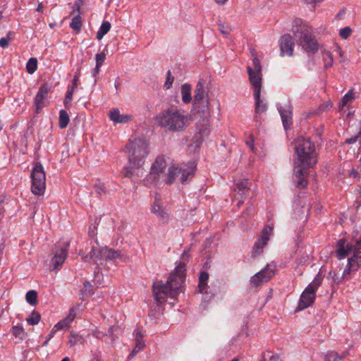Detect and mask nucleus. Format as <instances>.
Here are the masks:
<instances>
[{"label":"nucleus","instance_id":"1","mask_svg":"<svg viewBox=\"0 0 361 361\" xmlns=\"http://www.w3.org/2000/svg\"><path fill=\"white\" fill-rule=\"evenodd\" d=\"M295 181L298 188H304L307 185V169L313 167L317 163L315 145L310 138L299 137L295 141Z\"/></svg>","mask_w":361,"mask_h":361},{"label":"nucleus","instance_id":"2","mask_svg":"<svg viewBox=\"0 0 361 361\" xmlns=\"http://www.w3.org/2000/svg\"><path fill=\"white\" fill-rule=\"evenodd\" d=\"M348 264L343 272L342 276H339L334 271L329 273V277L332 281L338 285L343 280L348 279V276L353 272L357 271L361 266V237L355 240L354 244H349L345 240H339L337 243L336 257L339 259H343L348 255Z\"/></svg>","mask_w":361,"mask_h":361},{"label":"nucleus","instance_id":"3","mask_svg":"<svg viewBox=\"0 0 361 361\" xmlns=\"http://www.w3.org/2000/svg\"><path fill=\"white\" fill-rule=\"evenodd\" d=\"M128 164L123 167L124 177L132 179L139 178L144 174L143 166L149 154L147 142L142 139L135 138L126 145Z\"/></svg>","mask_w":361,"mask_h":361},{"label":"nucleus","instance_id":"4","mask_svg":"<svg viewBox=\"0 0 361 361\" xmlns=\"http://www.w3.org/2000/svg\"><path fill=\"white\" fill-rule=\"evenodd\" d=\"M185 263L181 262L171 273L166 283L157 281L153 284V294L157 302L161 303L170 298L176 300L181 292L185 278Z\"/></svg>","mask_w":361,"mask_h":361},{"label":"nucleus","instance_id":"5","mask_svg":"<svg viewBox=\"0 0 361 361\" xmlns=\"http://www.w3.org/2000/svg\"><path fill=\"white\" fill-rule=\"evenodd\" d=\"M154 121L156 124L166 130L176 133L183 131L189 121L188 114L185 111L167 109L158 114Z\"/></svg>","mask_w":361,"mask_h":361},{"label":"nucleus","instance_id":"6","mask_svg":"<svg viewBox=\"0 0 361 361\" xmlns=\"http://www.w3.org/2000/svg\"><path fill=\"white\" fill-rule=\"evenodd\" d=\"M291 30L305 51L314 53L318 49V44L312 35V30L302 19L296 18L293 20Z\"/></svg>","mask_w":361,"mask_h":361},{"label":"nucleus","instance_id":"7","mask_svg":"<svg viewBox=\"0 0 361 361\" xmlns=\"http://www.w3.org/2000/svg\"><path fill=\"white\" fill-rule=\"evenodd\" d=\"M197 166L195 162L182 164L180 166L172 165L168 169L166 183L171 185L176 181L185 184L195 175Z\"/></svg>","mask_w":361,"mask_h":361},{"label":"nucleus","instance_id":"8","mask_svg":"<svg viewBox=\"0 0 361 361\" xmlns=\"http://www.w3.org/2000/svg\"><path fill=\"white\" fill-rule=\"evenodd\" d=\"M322 276L320 274H318L302 293L295 311L305 310L314 303L316 298V292L322 284Z\"/></svg>","mask_w":361,"mask_h":361},{"label":"nucleus","instance_id":"9","mask_svg":"<svg viewBox=\"0 0 361 361\" xmlns=\"http://www.w3.org/2000/svg\"><path fill=\"white\" fill-rule=\"evenodd\" d=\"M32 186L31 190L33 194L42 195L46 188V176L42 165L39 163H35L31 173Z\"/></svg>","mask_w":361,"mask_h":361},{"label":"nucleus","instance_id":"10","mask_svg":"<svg viewBox=\"0 0 361 361\" xmlns=\"http://www.w3.org/2000/svg\"><path fill=\"white\" fill-rule=\"evenodd\" d=\"M247 72L249 75V81L254 88V93L261 92L262 87V66L257 57H254L252 59V66L247 67Z\"/></svg>","mask_w":361,"mask_h":361},{"label":"nucleus","instance_id":"11","mask_svg":"<svg viewBox=\"0 0 361 361\" xmlns=\"http://www.w3.org/2000/svg\"><path fill=\"white\" fill-rule=\"evenodd\" d=\"M166 166V162L163 156H159L152 164L150 171L146 178L143 180L144 184L148 187L157 183L161 174Z\"/></svg>","mask_w":361,"mask_h":361},{"label":"nucleus","instance_id":"12","mask_svg":"<svg viewBox=\"0 0 361 361\" xmlns=\"http://www.w3.org/2000/svg\"><path fill=\"white\" fill-rule=\"evenodd\" d=\"M209 99L205 93L203 83L200 80L195 87L193 106L195 109L202 113L209 111Z\"/></svg>","mask_w":361,"mask_h":361},{"label":"nucleus","instance_id":"13","mask_svg":"<svg viewBox=\"0 0 361 361\" xmlns=\"http://www.w3.org/2000/svg\"><path fill=\"white\" fill-rule=\"evenodd\" d=\"M68 242L59 243L54 248V257L51 259L54 269H58L64 263L68 254Z\"/></svg>","mask_w":361,"mask_h":361},{"label":"nucleus","instance_id":"14","mask_svg":"<svg viewBox=\"0 0 361 361\" xmlns=\"http://www.w3.org/2000/svg\"><path fill=\"white\" fill-rule=\"evenodd\" d=\"M106 250V247H100L97 240H95L94 244L92 245L87 254L84 255L82 258L85 262H90L92 260L95 263L98 264V262L104 261Z\"/></svg>","mask_w":361,"mask_h":361},{"label":"nucleus","instance_id":"15","mask_svg":"<svg viewBox=\"0 0 361 361\" xmlns=\"http://www.w3.org/2000/svg\"><path fill=\"white\" fill-rule=\"evenodd\" d=\"M274 226L268 225L266 226L262 231L260 238L257 239L253 246L252 255L257 256L262 252L263 247L267 245L269 240V237L273 231Z\"/></svg>","mask_w":361,"mask_h":361},{"label":"nucleus","instance_id":"16","mask_svg":"<svg viewBox=\"0 0 361 361\" xmlns=\"http://www.w3.org/2000/svg\"><path fill=\"white\" fill-rule=\"evenodd\" d=\"M274 276V269L270 265L267 267L255 274L250 279V283L252 286H259L263 283L267 282Z\"/></svg>","mask_w":361,"mask_h":361},{"label":"nucleus","instance_id":"17","mask_svg":"<svg viewBox=\"0 0 361 361\" xmlns=\"http://www.w3.org/2000/svg\"><path fill=\"white\" fill-rule=\"evenodd\" d=\"M278 110L279 111L283 127L287 130L293 123V107L289 101L284 104H278Z\"/></svg>","mask_w":361,"mask_h":361},{"label":"nucleus","instance_id":"18","mask_svg":"<svg viewBox=\"0 0 361 361\" xmlns=\"http://www.w3.org/2000/svg\"><path fill=\"white\" fill-rule=\"evenodd\" d=\"M294 42L290 34L281 36L280 42L281 55L291 56L293 52Z\"/></svg>","mask_w":361,"mask_h":361},{"label":"nucleus","instance_id":"19","mask_svg":"<svg viewBox=\"0 0 361 361\" xmlns=\"http://www.w3.org/2000/svg\"><path fill=\"white\" fill-rule=\"evenodd\" d=\"M49 91L50 86L47 83H44L39 87L34 101L37 111L44 106V100Z\"/></svg>","mask_w":361,"mask_h":361},{"label":"nucleus","instance_id":"20","mask_svg":"<svg viewBox=\"0 0 361 361\" xmlns=\"http://www.w3.org/2000/svg\"><path fill=\"white\" fill-rule=\"evenodd\" d=\"M109 118L114 123L123 124L131 121L133 116L130 114H121L120 111L115 108L109 111Z\"/></svg>","mask_w":361,"mask_h":361},{"label":"nucleus","instance_id":"21","mask_svg":"<svg viewBox=\"0 0 361 361\" xmlns=\"http://www.w3.org/2000/svg\"><path fill=\"white\" fill-rule=\"evenodd\" d=\"M154 198L155 201L151 207V212L156 214L157 216L161 218L163 221H167L169 219V215L166 213L165 209L159 202L160 196L157 195Z\"/></svg>","mask_w":361,"mask_h":361},{"label":"nucleus","instance_id":"22","mask_svg":"<svg viewBox=\"0 0 361 361\" xmlns=\"http://www.w3.org/2000/svg\"><path fill=\"white\" fill-rule=\"evenodd\" d=\"M77 11L78 13L77 16L73 17L70 23V27L76 32H79L81 29L82 20L80 16V6L78 2H75L73 9V13Z\"/></svg>","mask_w":361,"mask_h":361},{"label":"nucleus","instance_id":"23","mask_svg":"<svg viewBox=\"0 0 361 361\" xmlns=\"http://www.w3.org/2000/svg\"><path fill=\"white\" fill-rule=\"evenodd\" d=\"M191 89V85L188 83H185L181 85L180 92L182 101L184 104H189L192 101Z\"/></svg>","mask_w":361,"mask_h":361},{"label":"nucleus","instance_id":"24","mask_svg":"<svg viewBox=\"0 0 361 361\" xmlns=\"http://www.w3.org/2000/svg\"><path fill=\"white\" fill-rule=\"evenodd\" d=\"M121 259L122 255L120 251L106 247L104 261L109 260L116 262Z\"/></svg>","mask_w":361,"mask_h":361},{"label":"nucleus","instance_id":"25","mask_svg":"<svg viewBox=\"0 0 361 361\" xmlns=\"http://www.w3.org/2000/svg\"><path fill=\"white\" fill-rule=\"evenodd\" d=\"M255 99V113L256 114H259L267 111V106L265 103L260 99V93H254L253 94Z\"/></svg>","mask_w":361,"mask_h":361},{"label":"nucleus","instance_id":"26","mask_svg":"<svg viewBox=\"0 0 361 361\" xmlns=\"http://www.w3.org/2000/svg\"><path fill=\"white\" fill-rule=\"evenodd\" d=\"M251 184L248 180H240L236 185L235 190L240 195H246L247 192L250 190Z\"/></svg>","mask_w":361,"mask_h":361},{"label":"nucleus","instance_id":"27","mask_svg":"<svg viewBox=\"0 0 361 361\" xmlns=\"http://www.w3.org/2000/svg\"><path fill=\"white\" fill-rule=\"evenodd\" d=\"M111 27V23L109 21H103L99 30L97 32V39L99 40L102 39L104 36L110 30Z\"/></svg>","mask_w":361,"mask_h":361},{"label":"nucleus","instance_id":"28","mask_svg":"<svg viewBox=\"0 0 361 361\" xmlns=\"http://www.w3.org/2000/svg\"><path fill=\"white\" fill-rule=\"evenodd\" d=\"M85 338L82 336L72 332L69 337V343L71 347H73L76 345H82L85 343Z\"/></svg>","mask_w":361,"mask_h":361},{"label":"nucleus","instance_id":"29","mask_svg":"<svg viewBox=\"0 0 361 361\" xmlns=\"http://www.w3.org/2000/svg\"><path fill=\"white\" fill-rule=\"evenodd\" d=\"M70 118L68 113L65 110H61L59 112V126L61 129L67 127Z\"/></svg>","mask_w":361,"mask_h":361},{"label":"nucleus","instance_id":"30","mask_svg":"<svg viewBox=\"0 0 361 361\" xmlns=\"http://www.w3.org/2000/svg\"><path fill=\"white\" fill-rule=\"evenodd\" d=\"M209 279V274L206 271H202L199 276L200 292L203 293L206 289L207 282Z\"/></svg>","mask_w":361,"mask_h":361},{"label":"nucleus","instance_id":"31","mask_svg":"<svg viewBox=\"0 0 361 361\" xmlns=\"http://www.w3.org/2000/svg\"><path fill=\"white\" fill-rule=\"evenodd\" d=\"M345 356V354L341 356L335 351H329L324 355V361H340Z\"/></svg>","mask_w":361,"mask_h":361},{"label":"nucleus","instance_id":"32","mask_svg":"<svg viewBox=\"0 0 361 361\" xmlns=\"http://www.w3.org/2000/svg\"><path fill=\"white\" fill-rule=\"evenodd\" d=\"M37 68V59L36 58H30L26 64V69L28 73H34Z\"/></svg>","mask_w":361,"mask_h":361},{"label":"nucleus","instance_id":"33","mask_svg":"<svg viewBox=\"0 0 361 361\" xmlns=\"http://www.w3.org/2000/svg\"><path fill=\"white\" fill-rule=\"evenodd\" d=\"M37 293L31 290H29L25 295L26 301L31 305L34 306L37 305Z\"/></svg>","mask_w":361,"mask_h":361},{"label":"nucleus","instance_id":"34","mask_svg":"<svg viewBox=\"0 0 361 361\" xmlns=\"http://www.w3.org/2000/svg\"><path fill=\"white\" fill-rule=\"evenodd\" d=\"M40 319V314L37 312L33 311L26 321L29 325L33 326L37 324L39 322Z\"/></svg>","mask_w":361,"mask_h":361},{"label":"nucleus","instance_id":"35","mask_svg":"<svg viewBox=\"0 0 361 361\" xmlns=\"http://www.w3.org/2000/svg\"><path fill=\"white\" fill-rule=\"evenodd\" d=\"M323 59L324 61V68H328L331 67L334 64V58L332 54L326 51L324 53Z\"/></svg>","mask_w":361,"mask_h":361},{"label":"nucleus","instance_id":"36","mask_svg":"<svg viewBox=\"0 0 361 361\" xmlns=\"http://www.w3.org/2000/svg\"><path fill=\"white\" fill-rule=\"evenodd\" d=\"M74 87H69L68 88V90L66 91V96L64 98V105L66 107H68V104L71 103L72 99H73V94L74 92Z\"/></svg>","mask_w":361,"mask_h":361},{"label":"nucleus","instance_id":"37","mask_svg":"<svg viewBox=\"0 0 361 361\" xmlns=\"http://www.w3.org/2000/svg\"><path fill=\"white\" fill-rule=\"evenodd\" d=\"M353 90H349L341 99V103L342 106L347 105L348 102L353 99Z\"/></svg>","mask_w":361,"mask_h":361},{"label":"nucleus","instance_id":"38","mask_svg":"<svg viewBox=\"0 0 361 361\" xmlns=\"http://www.w3.org/2000/svg\"><path fill=\"white\" fill-rule=\"evenodd\" d=\"M70 324H71V323L68 321H67V319L65 318L64 319L61 320L59 322H58L54 326L53 329L57 331L59 330L63 329L68 327Z\"/></svg>","mask_w":361,"mask_h":361},{"label":"nucleus","instance_id":"39","mask_svg":"<svg viewBox=\"0 0 361 361\" xmlns=\"http://www.w3.org/2000/svg\"><path fill=\"white\" fill-rule=\"evenodd\" d=\"M92 286L90 281H85L84 283V288L82 290V294L83 295H90L93 293L92 290Z\"/></svg>","mask_w":361,"mask_h":361},{"label":"nucleus","instance_id":"40","mask_svg":"<svg viewBox=\"0 0 361 361\" xmlns=\"http://www.w3.org/2000/svg\"><path fill=\"white\" fill-rule=\"evenodd\" d=\"M352 33V30L350 27H345L343 28H341L339 31V35L343 39H347L348 38Z\"/></svg>","mask_w":361,"mask_h":361},{"label":"nucleus","instance_id":"41","mask_svg":"<svg viewBox=\"0 0 361 361\" xmlns=\"http://www.w3.org/2000/svg\"><path fill=\"white\" fill-rule=\"evenodd\" d=\"M173 80H174V78L173 76L171 75V72L170 70H169L167 71V77H166V80L164 83V87L165 89L166 90H169L171 87L172 86V84L173 82Z\"/></svg>","mask_w":361,"mask_h":361},{"label":"nucleus","instance_id":"42","mask_svg":"<svg viewBox=\"0 0 361 361\" xmlns=\"http://www.w3.org/2000/svg\"><path fill=\"white\" fill-rule=\"evenodd\" d=\"M96 59V65L99 66H102L103 63L104 62L106 59V54L104 52H101L99 54H97L95 56Z\"/></svg>","mask_w":361,"mask_h":361},{"label":"nucleus","instance_id":"43","mask_svg":"<svg viewBox=\"0 0 361 361\" xmlns=\"http://www.w3.org/2000/svg\"><path fill=\"white\" fill-rule=\"evenodd\" d=\"M94 191L99 195L106 193V188L103 183H98L94 185Z\"/></svg>","mask_w":361,"mask_h":361},{"label":"nucleus","instance_id":"44","mask_svg":"<svg viewBox=\"0 0 361 361\" xmlns=\"http://www.w3.org/2000/svg\"><path fill=\"white\" fill-rule=\"evenodd\" d=\"M198 134L200 138L207 137L209 134V128L207 126H204L202 128L198 130Z\"/></svg>","mask_w":361,"mask_h":361},{"label":"nucleus","instance_id":"45","mask_svg":"<svg viewBox=\"0 0 361 361\" xmlns=\"http://www.w3.org/2000/svg\"><path fill=\"white\" fill-rule=\"evenodd\" d=\"M360 141V139H359V133L357 134V135H355L349 138H347L345 141V143L346 144H348V145H351V144H354L357 141Z\"/></svg>","mask_w":361,"mask_h":361},{"label":"nucleus","instance_id":"46","mask_svg":"<svg viewBox=\"0 0 361 361\" xmlns=\"http://www.w3.org/2000/svg\"><path fill=\"white\" fill-rule=\"evenodd\" d=\"M13 334L15 336H20L23 331V329L21 326L17 325L13 327Z\"/></svg>","mask_w":361,"mask_h":361},{"label":"nucleus","instance_id":"47","mask_svg":"<svg viewBox=\"0 0 361 361\" xmlns=\"http://www.w3.org/2000/svg\"><path fill=\"white\" fill-rule=\"evenodd\" d=\"M75 317V312L74 311V309L71 308L70 310L68 315L67 316V317L66 319H67V321H68L70 323H71L74 320Z\"/></svg>","mask_w":361,"mask_h":361},{"label":"nucleus","instance_id":"48","mask_svg":"<svg viewBox=\"0 0 361 361\" xmlns=\"http://www.w3.org/2000/svg\"><path fill=\"white\" fill-rule=\"evenodd\" d=\"M56 332L55 329H52L51 332L47 336L46 339L43 343V345H47L48 342L54 337V334Z\"/></svg>","mask_w":361,"mask_h":361},{"label":"nucleus","instance_id":"49","mask_svg":"<svg viewBox=\"0 0 361 361\" xmlns=\"http://www.w3.org/2000/svg\"><path fill=\"white\" fill-rule=\"evenodd\" d=\"M145 345L143 339H135V346L137 349L142 350Z\"/></svg>","mask_w":361,"mask_h":361},{"label":"nucleus","instance_id":"50","mask_svg":"<svg viewBox=\"0 0 361 361\" xmlns=\"http://www.w3.org/2000/svg\"><path fill=\"white\" fill-rule=\"evenodd\" d=\"M9 43L10 42H8L6 37H1L0 39V47L2 48L8 47Z\"/></svg>","mask_w":361,"mask_h":361},{"label":"nucleus","instance_id":"51","mask_svg":"<svg viewBox=\"0 0 361 361\" xmlns=\"http://www.w3.org/2000/svg\"><path fill=\"white\" fill-rule=\"evenodd\" d=\"M101 66H95L94 68L92 71V75L94 78H96L100 72Z\"/></svg>","mask_w":361,"mask_h":361},{"label":"nucleus","instance_id":"52","mask_svg":"<svg viewBox=\"0 0 361 361\" xmlns=\"http://www.w3.org/2000/svg\"><path fill=\"white\" fill-rule=\"evenodd\" d=\"M15 32L13 31H8L6 34V36L5 37L8 42H11L14 37H15Z\"/></svg>","mask_w":361,"mask_h":361},{"label":"nucleus","instance_id":"53","mask_svg":"<svg viewBox=\"0 0 361 361\" xmlns=\"http://www.w3.org/2000/svg\"><path fill=\"white\" fill-rule=\"evenodd\" d=\"M247 145H248L250 148V149L253 152L255 149L254 146V139L252 135L250 136V140L246 142Z\"/></svg>","mask_w":361,"mask_h":361},{"label":"nucleus","instance_id":"54","mask_svg":"<svg viewBox=\"0 0 361 361\" xmlns=\"http://www.w3.org/2000/svg\"><path fill=\"white\" fill-rule=\"evenodd\" d=\"M143 334L142 331L139 329L135 330V339H143Z\"/></svg>","mask_w":361,"mask_h":361},{"label":"nucleus","instance_id":"55","mask_svg":"<svg viewBox=\"0 0 361 361\" xmlns=\"http://www.w3.org/2000/svg\"><path fill=\"white\" fill-rule=\"evenodd\" d=\"M140 350H141L140 349H137L136 347H135L132 352L130 353V354L129 355L128 357L129 358H131V357H133Z\"/></svg>","mask_w":361,"mask_h":361},{"label":"nucleus","instance_id":"56","mask_svg":"<svg viewBox=\"0 0 361 361\" xmlns=\"http://www.w3.org/2000/svg\"><path fill=\"white\" fill-rule=\"evenodd\" d=\"M269 360L271 361H283L279 355H272L270 357H269Z\"/></svg>","mask_w":361,"mask_h":361},{"label":"nucleus","instance_id":"57","mask_svg":"<svg viewBox=\"0 0 361 361\" xmlns=\"http://www.w3.org/2000/svg\"><path fill=\"white\" fill-rule=\"evenodd\" d=\"M44 11V5L42 3H39L37 7L36 8V11L39 13H42Z\"/></svg>","mask_w":361,"mask_h":361},{"label":"nucleus","instance_id":"58","mask_svg":"<svg viewBox=\"0 0 361 361\" xmlns=\"http://www.w3.org/2000/svg\"><path fill=\"white\" fill-rule=\"evenodd\" d=\"M79 77L78 75H75L73 79V85L72 87H74V89L77 87V82L78 81Z\"/></svg>","mask_w":361,"mask_h":361},{"label":"nucleus","instance_id":"59","mask_svg":"<svg viewBox=\"0 0 361 361\" xmlns=\"http://www.w3.org/2000/svg\"><path fill=\"white\" fill-rule=\"evenodd\" d=\"M4 208L3 207L2 202H0V220L2 219V217L4 215Z\"/></svg>","mask_w":361,"mask_h":361},{"label":"nucleus","instance_id":"60","mask_svg":"<svg viewBox=\"0 0 361 361\" xmlns=\"http://www.w3.org/2000/svg\"><path fill=\"white\" fill-rule=\"evenodd\" d=\"M228 0H214V1L219 6L224 5Z\"/></svg>","mask_w":361,"mask_h":361},{"label":"nucleus","instance_id":"61","mask_svg":"<svg viewBox=\"0 0 361 361\" xmlns=\"http://www.w3.org/2000/svg\"><path fill=\"white\" fill-rule=\"evenodd\" d=\"M188 257V252L186 251H184L183 255H182V257H181L183 261H185Z\"/></svg>","mask_w":361,"mask_h":361},{"label":"nucleus","instance_id":"62","mask_svg":"<svg viewBox=\"0 0 361 361\" xmlns=\"http://www.w3.org/2000/svg\"><path fill=\"white\" fill-rule=\"evenodd\" d=\"M337 49H338V54H339L340 57L341 58V61H343V51L339 47Z\"/></svg>","mask_w":361,"mask_h":361},{"label":"nucleus","instance_id":"63","mask_svg":"<svg viewBox=\"0 0 361 361\" xmlns=\"http://www.w3.org/2000/svg\"><path fill=\"white\" fill-rule=\"evenodd\" d=\"M352 174H353V176L355 178H357L359 176V172L357 171V170H353L352 172H351Z\"/></svg>","mask_w":361,"mask_h":361},{"label":"nucleus","instance_id":"64","mask_svg":"<svg viewBox=\"0 0 361 361\" xmlns=\"http://www.w3.org/2000/svg\"><path fill=\"white\" fill-rule=\"evenodd\" d=\"M90 361H100L99 357L97 355H94L92 359Z\"/></svg>","mask_w":361,"mask_h":361}]
</instances>
